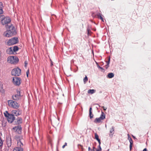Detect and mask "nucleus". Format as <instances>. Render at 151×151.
I'll return each instance as SVG.
<instances>
[{
	"label": "nucleus",
	"instance_id": "1",
	"mask_svg": "<svg viewBox=\"0 0 151 151\" xmlns=\"http://www.w3.org/2000/svg\"><path fill=\"white\" fill-rule=\"evenodd\" d=\"M7 28H8L9 30H7L4 32V36L6 37H10L15 35L16 32L15 29V27L12 25L6 26Z\"/></svg>",
	"mask_w": 151,
	"mask_h": 151
},
{
	"label": "nucleus",
	"instance_id": "2",
	"mask_svg": "<svg viewBox=\"0 0 151 151\" xmlns=\"http://www.w3.org/2000/svg\"><path fill=\"white\" fill-rule=\"evenodd\" d=\"M17 146L14 148L13 151H23L24 145L19 136L17 137Z\"/></svg>",
	"mask_w": 151,
	"mask_h": 151
},
{
	"label": "nucleus",
	"instance_id": "3",
	"mask_svg": "<svg viewBox=\"0 0 151 151\" xmlns=\"http://www.w3.org/2000/svg\"><path fill=\"white\" fill-rule=\"evenodd\" d=\"M5 116L6 118L7 121L10 124H12L15 119V117L12 114H9L7 111L4 113Z\"/></svg>",
	"mask_w": 151,
	"mask_h": 151
},
{
	"label": "nucleus",
	"instance_id": "4",
	"mask_svg": "<svg viewBox=\"0 0 151 151\" xmlns=\"http://www.w3.org/2000/svg\"><path fill=\"white\" fill-rule=\"evenodd\" d=\"M19 42L18 38L17 37H14L8 40L6 42V44L8 46H11L18 43Z\"/></svg>",
	"mask_w": 151,
	"mask_h": 151
},
{
	"label": "nucleus",
	"instance_id": "5",
	"mask_svg": "<svg viewBox=\"0 0 151 151\" xmlns=\"http://www.w3.org/2000/svg\"><path fill=\"white\" fill-rule=\"evenodd\" d=\"M8 105L14 109H18L19 106V105L18 103L15 101L13 100H9L8 101Z\"/></svg>",
	"mask_w": 151,
	"mask_h": 151
},
{
	"label": "nucleus",
	"instance_id": "6",
	"mask_svg": "<svg viewBox=\"0 0 151 151\" xmlns=\"http://www.w3.org/2000/svg\"><path fill=\"white\" fill-rule=\"evenodd\" d=\"M12 75L15 76H19L21 73V70L18 67L13 69L11 71Z\"/></svg>",
	"mask_w": 151,
	"mask_h": 151
},
{
	"label": "nucleus",
	"instance_id": "7",
	"mask_svg": "<svg viewBox=\"0 0 151 151\" xmlns=\"http://www.w3.org/2000/svg\"><path fill=\"white\" fill-rule=\"evenodd\" d=\"M19 61L18 57H8L7 62L11 64H15Z\"/></svg>",
	"mask_w": 151,
	"mask_h": 151
},
{
	"label": "nucleus",
	"instance_id": "8",
	"mask_svg": "<svg viewBox=\"0 0 151 151\" xmlns=\"http://www.w3.org/2000/svg\"><path fill=\"white\" fill-rule=\"evenodd\" d=\"M12 82L15 85L17 86H19L21 83V79L19 77H13Z\"/></svg>",
	"mask_w": 151,
	"mask_h": 151
},
{
	"label": "nucleus",
	"instance_id": "9",
	"mask_svg": "<svg viewBox=\"0 0 151 151\" xmlns=\"http://www.w3.org/2000/svg\"><path fill=\"white\" fill-rule=\"evenodd\" d=\"M16 94L13 95L12 97V99L16 101H18L20 99L21 97V96L20 94V91L18 90H17Z\"/></svg>",
	"mask_w": 151,
	"mask_h": 151
},
{
	"label": "nucleus",
	"instance_id": "10",
	"mask_svg": "<svg viewBox=\"0 0 151 151\" xmlns=\"http://www.w3.org/2000/svg\"><path fill=\"white\" fill-rule=\"evenodd\" d=\"M6 144L7 145V146L9 148L12 145V138L11 136L10 135H8L6 137Z\"/></svg>",
	"mask_w": 151,
	"mask_h": 151
},
{
	"label": "nucleus",
	"instance_id": "11",
	"mask_svg": "<svg viewBox=\"0 0 151 151\" xmlns=\"http://www.w3.org/2000/svg\"><path fill=\"white\" fill-rule=\"evenodd\" d=\"M15 120L14 124V125H20V124L22 123V119L21 117H18Z\"/></svg>",
	"mask_w": 151,
	"mask_h": 151
},
{
	"label": "nucleus",
	"instance_id": "12",
	"mask_svg": "<svg viewBox=\"0 0 151 151\" xmlns=\"http://www.w3.org/2000/svg\"><path fill=\"white\" fill-rule=\"evenodd\" d=\"M11 21L10 18L9 17H6L4 20V21L1 23L3 25H5L10 23Z\"/></svg>",
	"mask_w": 151,
	"mask_h": 151
},
{
	"label": "nucleus",
	"instance_id": "13",
	"mask_svg": "<svg viewBox=\"0 0 151 151\" xmlns=\"http://www.w3.org/2000/svg\"><path fill=\"white\" fill-rule=\"evenodd\" d=\"M17 128L15 132L18 134H21L22 130V128L21 125H18V127Z\"/></svg>",
	"mask_w": 151,
	"mask_h": 151
},
{
	"label": "nucleus",
	"instance_id": "14",
	"mask_svg": "<svg viewBox=\"0 0 151 151\" xmlns=\"http://www.w3.org/2000/svg\"><path fill=\"white\" fill-rule=\"evenodd\" d=\"M93 114H92V107L91 106L90 107L89 109V116L90 119H91L93 118Z\"/></svg>",
	"mask_w": 151,
	"mask_h": 151
},
{
	"label": "nucleus",
	"instance_id": "15",
	"mask_svg": "<svg viewBox=\"0 0 151 151\" xmlns=\"http://www.w3.org/2000/svg\"><path fill=\"white\" fill-rule=\"evenodd\" d=\"M12 114H13L14 116H18L20 115V114L16 111V110H14L12 111Z\"/></svg>",
	"mask_w": 151,
	"mask_h": 151
},
{
	"label": "nucleus",
	"instance_id": "16",
	"mask_svg": "<svg viewBox=\"0 0 151 151\" xmlns=\"http://www.w3.org/2000/svg\"><path fill=\"white\" fill-rule=\"evenodd\" d=\"M114 127L113 126L110 129V132L111 134H109L110 137H112L114 133Z\"/></svg>",
	"mask_w": 151,
	"mask_h": 151
},
{
	"label": "nucleus",
	"instance_id": "17",
	"mask_svg": "<svg viewBox=\"0 0 151 151\" xmlns=\"http://www.w3.org/2000/svg\"><path fill=\"white\" fill-rule=\"evenodd\" d=\"M13 50L12 47H10L8 49L6 50V52L8 54H12L13 53Z\"/></svg>",
	"mask_w": 151,
	"mask_h": 151
},
{
	"label": "nucleus",
	"instance_id": "18",
	"mask_svg": "<svg viewBox=\"0 0 151 151\" xmlns=\"http://www.w3.org/2000/svg\"><path fill=\"white\" fill-rule=\"evenodd\" d=\"M4 7L3 4L1 2H0V14H2L3 12V9Z\"/></svg>",
	"mask_w": 151,
	"mask_h": 151
},
{
	"label": "nucleus",
	"instance_id": "19",
	"mask_svg": "<svg viewBox=\"0 0 151 151\" xmlns=\"http://www.w3.org/2000/svg\"><path fill=\"white\" fill-rule=\"evenodd\" d=\"M129 140L130 143L129 145V149L131 151L132 150V145H133V142L132 139H130Z\"/></svg>",
	"mask_w": 151,
	"mask_h": 151
},
{
	"label": "nucleus",
	"instance_id": "20",
	"mask_svg": "<svg viewBox=\"0 0 151 151\" xmlns=\"http://www.w3.org/2000/svg\"><path fill=\"white\" fill-rule=\"evenodd\" d=\"M114 76V74L113 73H109L107 76V77L109 78H111Z\"/></svg>",
	"mask_w": 151,
	"mask_h": 151
},
{
	"label": "nucleus",
	"instance_id": "21",
	"mask_svg": "<svg viewBox=\"0 0 151 151\" xmlns=\"http://www.w3.org/2000/svg\"><path fill=\"white\" fill-rule=\"evenodd\" d=\"M3 84H0V92L1 93H4L5 92L3 88Z\"/></svg>",
	"mask_w": 151,
	"mask_h": 151
},
{
	"label": "nucleus",
	"instance_id": "22",
	"mask_svg": "<svg viewBox=\"0 0 151 151\" xmlns=\"http://www.w3.org/2000/svg\"><path fill=\"white\" fill-rule=\"evenodd\" d=\"M108 58H108V60L106 62L107 64L105 65V67L106 69H107L109 67V64L110 61V57H108Z\"/></svg>",
	"mask_w": 151,
	"mask_h": 151
},
{
	"label": "nucleus",
	"instance_id": "23",
	"mask_svg": "<svg viewBox=\"0 0 151 151\" xmlns=\"http://www.w3.org/2000/svg\"><path fill=\"white\" fill-rule=\"evenodd\" d=\"M96 91V90L95 89H89L88 90V93H90L92 94L95 93Z\"/></svg>",
	"mask_w": 151,
	"mask_h": 151
},
{
	"label": "nucleus",
	"instance_id": "24",
	"mask_svg": "<svg viewBox=\"0 0 151 151\" xmlns=\"http://www.w3.org/2000/svg\"><path fill=\"white\" fill-rule=\"evenodd\" d=\"M106 115L104 114V112L101 111V114L100 117L102 118L103 119H104L105 118Z\"/></svg>",
	"mask_w": 151,
	"mask_h": 151
},
{
	"label": "nucleus",
	"instance_id": "25",
	"mask_svg": "<svg viewBox=\"0 0 151 151\" xmlns=\"http://www.w3.org/2000/svg\"><path fill=\"white\" fill-rule=\"evenodd\" d=\"M5 18L6 17H5L4 15H1L0 16V20L1 21V23L4 21V20Z\"/></svg>",
	"mask_w": 151,
	"mask_h": 151
},
{
	"label": "nucleus",
	"instance_id": "26",
	"mask_svg": "<svg viewBox=\"0 0 151 151\" xmlns=\"http://www.w3.org/2000/svg\"><path fill=\"white\" fill-rule=\"evenodd\" d=\"M93 122L95 123H100L101 122L98 118H96L94 120Z\"/></svg>",
	"mask_w": 151,
	"mask_h": 151
},
{
	"label": "nucleus",
	"instance_id": "27",
	"mask_svg": "<svg viewBox=\"0 0 151 151\" xmlns=\"http://www.w3.org/2000/svg\"><path fill=\"white\" fill-rule=\"evenodd\" d=\"M19 49L18 47L17 46H14L13 48V50L14 52L17 51L19 50Z\"/></svg>",
	"mask_w": 151,
	"mask_h": 151
},
{
	"label": "nucleus",
	"instance_id": "28",
	"mask_svg": "<svg viewBox=\"0 0 151 151\" xmlns=\"http://www.w3.org/2000/svg\"><path fill=\"white\" fill-rule=\"evenodd\" d=\"M102 14L99 13H97L96 14V16H97L98 18L100 19H101L102 17Z\"/></svg>",
	"mask_w": 151,
	"mask_h": 151
},
{
	"label": "nucleus",
	"instance_id": "29",
	"mask_svg": "<svg viewBox=\"0 0 151 151\" xmlns=\"http://www.w3.org/2000/svg\"><path fill=\"white\" fill-rule=\"evenodd\" d=\"M95 139H96L97 141L99 140L100 139L99 138V135H98V134L96 133H95Z\"/></svg>",
	"mask_w": 151,
	"mask_h": 151
},
{
	"label": "nucleus",
	"instance_id": "30",
	"mask_svg": "<svg viewBox=\"0 0 151 151\" xmlns=\"http://www.w3.org/2000/svg\"><path fill=\"white\" fill-rule=\"evenodd\" d=\"M97 67L101 69V72H104L105 70L102 67L100 66L99 65H98Z\"/></svg>",
	"mask_w": 151,
	"mask_h": 151
},
{
	"label": "nucleus",
	"instance_id": "31",
	"mask_svg": "<svg viewBox=\"0 0 151 151\" xmlns=\"http://www.w3.org/2000/svg\"><path fill=\"white\" fill-rule=\"evenodd\" d=\"M88 77L86 76L83 80L84 83H86L87 81H88Z\"/></svg>",
	"mask_w": 151,
	"mask_h": 151
},
{
	"label": "nucleus",
	"instance_id": "32",
	"mask_svg": "<svg viewBox=\"0 0 151 151\" xmlns=\"http://www.w3.org/2000/svg\"><path fill=\"white\" fill-rule=\"evenodd\" d=\"M16 111H17L18 113H19L20 114V115L22 114V111L21 110L19 109H17V110H16Z\"/></svg>",
	"mask_w": 151,
	"mask_h": 151
},
{
	"label": "nucleus",
	"instance_id": "33",
	"mask_svg": "<svg viewBox=\"0 0 151 151\" xmlns=\"http://www.w3.org/2000/svg\"><path fill=\"white\" fill-rule=\"evenodd\" d=\"M98 147L99 148V149H97V151H101L102 149L100 146V145H99L98 146Z\"/></svg>",
	"mask_w": 151,
	"mask_h": 151
},
{
	"label": "nucleus",
	"instance_id": "34",
	"mask_svg": "<svg viewBox=\"0 0 151 151\" xmlns=\"http://www.w3.org/2000/svg\"><path fill=\"white\" fill-rule=\"evenodd\" d=\"M24 63L25 64L24 67L25 68H26L27 66V65L28 63V61L27 60H25L24 62Z\"/></svg>",
	"mask_w": 151,
	"mask_h": 151
},
{
	"label": "nucleus",
	"instance_id": "35",
	"mask_svg": "<svg viewBox=\"0 0 151 151\" xmlns=\"http://www.w3.org/2000/svg\"><path fill=\"white\" fill-rule=\"evenodd\" d=\"M29 73V70L28 69V70L26 72V75H27V77H28Z\"/></svg>",
	"mask_w": 151,
	"mask_h": 151
},
{
	"label": "nucleus",
	"instance_id": "36",
	"mask_svg": "<svg viewBox=\"0 0 151 151\" xmlns=\"http://www.w3.org/2000/svg\"><path fill=\"white\" fill-rule=\"evenodd\" d=\"M87 34H88V35L89 34L90 32L91 31H90V29L89 28H87Z\"/></svg>",
	"mask_w": 151,
	"mask_h": 151
},
{
	"label": "nucleus",
	"instance_id": "37",
	"mask_svg": "<svg viewBox=\"0 0 151 151\" xmlns=\"http://www.w3.org/2000/svg\"><path fill=\"white\" fill-rule=\"evenodd\" d=\"M18 127V125L17 126H15L12 129L15 130H16V129L17 128V127Z\"/></svg>",
	"mask_w": 151,
	"mask_h": 151
},
{
	"label": "nucleus",
	"instance_id": "38",
	"mask_svg": "<svg viewBox=\"0 0 151 151\" xmlns=\"http://www.w3.org/2000/svg\"><path fill=\"white\" fill-rule=\"evenodd\" d=\"M67 145V143L66 142H65L64 144V145L62 147L63 148H64Z\"/></svg>",
	"mask_w": 151,
	"mask_h": 151
},
{
	"label": "nucleus",
	"instance_id": "39",
	"mask_svg": "<svg viewBox=\"0 0 151 151\" xmlns=\"http://www.w3.org/2000/svg\"><path fill=\"white\" fill-rule=\"evenodd\" d=\"M98 118L100 119V121L101 122H102V120L104 119H103V118L100 117H99Z\"/></svg>",
	"mask_w": 151,
	"mask_h": 151
},
{
	"label": "nucleus",
	"instance_id": "40",
	"mask_svg": "<svg viewBox=\"0 0 151 151\" xmlns=\"http://www.w3.org/2000/svg\"><path fill=\"white\" fill-rule=\"evenodd\" d=\"M93 60H94L95 62L96 63V64L97 66V67L98 66V65H99L98 64V62H97L96 61H95V60L94 59V57H93Z\"/></svg>",
	"mask_w": 151,
	"mask_h": 151
},
{
	"label": "nucleus",
	"instance_id": "41",
	"mask_svg": "<svg viewBox=\"0 0 151 151\" xmlns=\"http://www.w3.org/2000/svg\"><path fill=\"white\" fill-rule=\"evenodd\" d=\"M88 151H93L92 149H91L90 147H88Z\"/></svg>",
	"mask_w": 151,
	"mask_h": 151
},
{
	"label": "nucleus",
	"instance_id": "42",
	"mask_svg": "<svg viewBox=\"0 0 151 151\" xmlns=\"http://www.w3.org/2000/svg\"><path fill=\"white\" fill-rule=\"evenodd\" d=\"M95 150H96V148L94 147H93V149H92V151H96Z\"/></svg>",
	"mask_w": 151,
	"mask_h": 151
},
{
	"label": "nucleus",
	"instance_id": "43",
	"mask_svg": "<svg viewBox=\"0 0 151 151\" xmlns=\"http://www.w3.org/2000/svg\"><path fill=\"white\" fill-rule=\"evenodd\" d=\"M132 137H133V138L134 139H135V140H137V138H136V137H135L134 136H133V135H132Z\"/></svg>",
	"mask_w": 151,
	"mask_h": 151
},
{
	"label": "nucleus",
	"instance_id": "44",
	"mask_svg": "<svg viewBox=\"0 0 151 151\" xmlns=\"http://www.w3.org/2000/svg\"><path fill=\"white\" fill-rule=\"evenodd\" d=\"M102 107L103 108L104 110L106 111V110L107 109V108L106 107H104V106H103Z\"/></svg>",
	"mask_w": 151,
	"mask_h": 151
},
{
	"label": "nucleus",
	"instance_id": "45",
	"mask_svg": "<svg viewBox=\"0 0 151 151\" xmlns=\"http://www.w3.org/2000/svg\"><path fill=\"white\" fill-rule=\"evenodd\" d=\"M99 143V145H100L101 144V140L100 139L99 140L97 141Z\"/></svg>",
	"mask_w": 151,
	"mask_h": 151
},
{
	"label": "nucleus",
	"instance_id": "46",
	"mask_svg": "<svg viewBox=\"0 0 151 151\" xmlns=\"http://www.w3.org/2000/svg\"><path fill=\"white\" fill-rule=\"evenodd\" d=\"M143 151H147V150L146 148H145L143 149Z\"/></svg>",
	"mask_w": 151,
	"mask_h": 151
},
{
	"label": "nucleus",
	"instance_id": "47",
	"mask_svg": "<svg viewBox=\"0 0 151 151\" xmlns=\"http://www.w3.org/2000/svg\"><path fill=\"white\" fill-rule=\"evenodd\" d=\"M100 19L101 20L102 22H104V19H103V17H102L101 18V19Z\"/></svg>",
	"mask_w": 151,
	"mask_h": 151
},
{
	"label": "nucleus",
	"instance_id": "48",
	"mask_svg": "<svg viewBox=\"0 0 151 151\" xmlns=\"http://www.w3.org/2000/svg\"><path fill=\"white\" fill-rule=\"evenodd\" d=\"M50 61L51 63H53L52 61V60L50 58Z\"/></svg>",
	"mask_w": 151,
	"mask_h": 151
},
{
	"label": "nucleus",
	"instance_id": "49",
	"mask_svg": "<svg viewBox=\"0 0 151 151\" xmlns=\"http://www.w3.org/2000/svg\"><path fill=\"white\" fill-rule=\"evenodd\" d=\"M53 65V63H51L50 66L52 67Z\"/></svg>",
	"mask_w": 151,
	"mask_h": 151
},
{
	"label": "nucleus",
	"instance_id": "50",
	"mask_svg": "<svg viewBox=\"0 0 151 151\" xmlns=\"http://www.w3.org/2000/svg\"><path fill=\"white\" fill-rule=\"evenodd\" d=\"M128 139L129 140H130V139H132V138H131V137H128Z\"/></svg>",
	"mask_w": 151,
	"mask_h": 151
},
{
	"label": "nucleus",
	"instance_id": "51",
	"mask_svg": "<svg viewBox=\"0 0 151 151\" xmlns=\"http://www.w3.org/2000/svg\"><path fill=\"white\" fill-rule=\"evenodd\" d=\"M67 76L68 77H69V76H71V75H67Z\"/></svg>",
	"mask_w": 151,
	"mask_h": 151
},
{
	"label": "nucleus",
	"instance_id": "52",
	"mask_svg": "<svg viewBox=\"0 0 151 151\" xmlns=\"http://www.w3.org/2000/svg\"><path fill=\"white\" fill-rule=\"evenodd\" d=\"M130 137V136L129 135V134H128V137Z\"/></svg>",
	"mask_w": 151,
	"mask_h": 151
},
{
	"label": "nucleus",
	"instance_id": "53",
	"mask_svg": "<svg viewBox=\"0 0 151 151\" xmlns=\"http://www.w3.org/2000/svg\"><path fill=\"white\" fill-rule=\"evenodd\" d=\"M4 151H6V149H4Z\"/></svg>",
	"mask_w": 151,
	"mask_h": 151
},
{
	"label": "nucleus",
	"instance_id": "54",
	"mask_svg": "<svg viewBox=\"0 0 151 151\" xmlns=\"http://www.w3.org/2000/svg\"><path fill=\"white\" fill-rule=\"evenodd\" d=\"M78 145H80L81 147H82V146L81 145L78 144Z\"/></svg>",
	"mask_w": 151,
	"mask_h": 151
},
{
	"label": "nucleus",
	"instance_id": "55",
	"mask_svg": "<svg viewBox=\"0 0 151 151\" xmlns=\"http://www.w3.org/2000/svg\"><path fill=\"white\" fill-rule=\"evenodd\" d=\"M97 149H96V150H95V151H97Z\"/></svg>",
	"mask_w": 151,
	"mask_h": 151
},
{
	"label": "nucleus",
	"instance_id": "56",
	"mask_svg": "<svg viewBox=\"0 0 151 151\" xmlns=\"http://www.w3.org/2000/svg\"><path fill=\"white\" fill-rule=\"evenodd\" d=\"M10 57H14V56H10Z\"/></svg>",
	"mask_w": 151,
	"mask_h": 151
},
{
	"label": "nucleus",
	"instance_id": "57",
	"mask_svg": "<svg viewBox=\"0 0 151 151\" xmlns=\"http://www.w3.org/2000/svg\"><path fill=\"white\" fill-rule=\"evenodd\" d=\"M93 56H94V55H93Z\"/></svg>",
	"mask_w": 151,
	"mask_h": 151
},
{
	"label": "nucleus",
	"instance_id": "58",
	"mask_svg": "<svg viewBox=\"0 0 151 151\" xmlns=\"http://www.w3.org/2000/svg\"><path fill=\"white\" fill-rule=\"evenodd\" d=\"M35 59L36 60V57H35Z\"/></svg>",
	"mask_w": 151,
	"mask_h": 151
}]
</instances>
